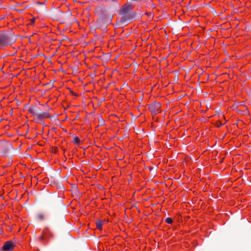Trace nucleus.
Returning a JSON list of instances; mask_svg holds the SVG:
<instances>
[{
  "label": "nucleus",
  "mask_w": 251,
  "mask_h": 251,
  "mask_svg": "<svg viewBox=\"0 0 251 251\" xmlns=\"http://www.w3.org/2000/svg\"><path fill=\"white\" fill-rule=\"evenodd\" d=\"M133 8V5L129 3H126L122 6L119 11V14L121 16V22L125 23L134 19L136 13L132 11Z\"/></svg>",
  "instance_id": "obj_1"
},
{
  "label": "nucleus",
  "mask_w": 251,
  "mask_h": 251,
  "mask_svg": "<svg viewBox=\"0 0 251 251\" xmlns=\"http://www.w3.org/2000/svg\"><path fill=\"white\" fill-rule=\"evenodd\" d=\"M16 39L14 35L10 32L0 33V49L11 46L15 43Z\"/></svg>",
  "instance_id": "obj_2"
},
{
  "label": "nucleus",
  "mask_w": 251,
  "mask_h": 251,
  "mask_svg": "<svg viewBox=\"0 0 251 251\" xmlns=\"http://www.w3.org/2000/svg\"><path fill=\"white\" fill-rule=\"evenodd\" d=\"M160 104L153 102L149 105V110L152 114L156 115L160 111Z\"/></svg>",
  "instance_id": "obj_3"
},
{
  "label": "nucleus",
  "mask_w": 251,
  "mask_h": 251,
  "mask_svg": "<svg viewBox=\"0 0 251 251\" xmlns=\"http://www.w3.org/2000/svg\"><path fill=\"white\" fill-rule=\"evenodd\" d=\"M15 246V245L12 241H8L4 243L2 250L3 251H12Z\"/></svg>",
  "instance_id": "obj_4"
},
{
  "label": "nucleus",
  "mask_w": 251,
  "mask_h": 251,
  "mask_svg": "<svg viewBox=\"0 0 251 251\" xmlns=\"http://www.w3.org/2000/svg\"><path fill=\"white\" fill-rule=\"evenodd\" d=\"M43 238H48L50 237H51L53 236L52 233L51 232L50 229L48 227H46L43 230Z\"/></svg>",
  "instance_id": "obj_5"
},
{
  "label": "nucleus",
  "mask_w": 251,
  "mask_h": 251,
  "mask_svg": "<svg viewBox=\"0 0 251 251\" xmlns=\"http://www.w3.org/2000/svg\"><path fill=\"white\" fill-rule=\"evenodd\" d=\"M37 116L39 119H42L45 118L50 117V114L47 112H43L42 113L38 114H37Z\"/></svg>",
  "instance_id": "obj_6"
},
{
  "label": "nucleus",
  "mask_w": 251,
  "mask_h": 251,
  "mask_svg": "<svg viewBox=\"0 0 251 251\" xmlns=\"http://www.w3.org/2000/svg\"><path fill=\"white\" fill-rule=\"evenodd\" d=\"M103 221H101V220H97L96 221V226H97V228L100 230H101L102 229V226L103 225Z\"/></svg>",
  "instance_id": "obj_7"
},
{
  "label": "nucleus",
  "mask_w": 251,
  "mask_h": 251,
  "mask_svg": "<svg viewBox=\"0 0 251 251\" xmlns=\"http://www.w3.org/2000/svg\"><path fill=\"white\" fill-rule=\"evenodd\" d=\"M73 142L75 143V144H79L80 143V139H79V138L77 136L75 137L74 138V140H73Z\"/></svg>",
  "instance_id": "obj_8"
},
{
  "label": "nucleus",
  "mask_w": 251,
  "mask_h": 251,
  "mask_svg": "<svg viewBox=\"0 0 251 251\" xmlns=\"http://www.w3.org/2000/svg\"><path fill=\"white\" fill-rule=\"evenodd\" d=\"M165 222L167 224H172L173 223V219L171 218L168 217L165 219Z\"/></svg>",
  "instance_id": "obj_9"
},
{
  "label": "nucleus",
  "mask_w": 251,
  "mask_h": 251,
  "mask_svg": "<svg viewBox=\"0 0 251 251\" xmlns=\"http://www.w3.org/2000/svg\"><path fill=\"white\" fill-rule=\"evenodd\" d=\"M38 217L40 220H44V216L42 213L39 214L38 215Z\"/></svg>",
  "instance_id": "obj_10"
},
{
  "label": "nucleus",
  "mask_w": 251,
  "mask_h": 251,
  "mask_svg": "<svg viewBox=\"0 0 251 251\" xmlns=\"http://www.w3.org/2000/svg\"><path fill=\"white\" fill-rule=\"evenodd\" d=\"M34 21H35V19H34V18H33V19H32V22H34Z\"/></svg>",
  "instance_id": "obj_11"
}]
</instances>
